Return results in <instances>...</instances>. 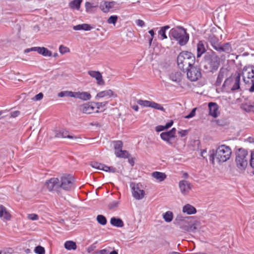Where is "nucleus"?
I'll return each mask as SVG.
<instances>
[{"mask_svg":"<svg viewBox=\"0 0 254 254\" xmlns=\"http://www.w3.org/2000/svg\"><path fill=\"white\" fill-rule=\"evenodd\" d=\"M27 218L31 220H37L39 219V216L35 213L29 214L27 215Z\"/></svg>","mask_w":254,"mask_h":254,"instance_id":"3c124183","label":"nucleus"},{"mask_svg":"<svg viewBox=\"0 0 254 254\" xmlns=\"http://www.w3.org/2000/svg\"><path fill=\"white\" fill-rule=\"evenodd\" d=\"M151 108L165 112V109L164 107L160 104L157 103L155 102L152 101L151 104Z\"/></svg>","mask_w":254,"mask_h":254,"instance_id":"58836bf2","label":"nucleus"},{"mask_svg":"<svg viewBox=\"0 0 254 254\" xmlns=\"http://www.w3.org/2000/svg\"><path fill=\"white\" fill-rule=\"evenodd\" d=\"M180 228L184 232H194L196 230V225L194 223L190 224L186 221L178 224Z\"/></svg>","mask_w":254,"mask_h":254,"instance_id":"4468645a","label":"nucleus"},{"mask_svg":"<svg viewBox=\"0 0 254 254\" xmlns=\"http://www.w3.org/2000/svg\"><path fill=\"white\" fill-rule=\"evenodd\" d=\"M119 204V201H113L111 202L109 205V207L110 209H114L118 206Z\"/></svg>","mask_w":254,"mask_h":254,"instance_id":"5fc2aeb1","label":"nucleus"},{"mask_svg":"<svg viewBox=\"0 0 254 254\" xmlns=\"http://www.w3.org/2000/svg\"><path fill=\"white\" fill-rule=\"evenodd\" d=\"M244 81L247 84H251L249 91H254V66L244 68L242 72Z\"/></svg>","mask_w":254,"mask_h":254,"instance_id":"0eeeda50","label":"nucleus"},{"mask_svg":"<svg viewBox=\"0 0 254 254\" xmlns=\"http://www.w3.org/2000/svg\"><path fill=\"white\" fill-rule=\"evenodd\" d=\"M196 108H193L190 113L185 117V119H190L195 116Z\"/></svg>","mask_w":254,"mask_h":254,"instance_id":"603ef678","label":"nucleus"},{"mask_svg":"<svg viewBox=\"0 0 254 254\" xmlns=\"http://www.w3.org/2000/svg\"><path fill=\"white\" fill-rule=\"evenodd\" d=\"M111 224L115 227L121 228L124 225V222L123 220L119 218H116L115 217H112L110 220Z\"/></svg>","mask_w":254,"mask_h":254,"instance_id":"cd10ccee","label":"nucleus"},{"mask_svg":"<svg viewBox=\"0 0 254 254\" xmlns=\"http://www.w3.org/2000/svg\"><path fill=\"white\" fill-rule=\"evenodd\" d=\"M189 130H181V131H179L178 132V134L181 136V137H184L185 136L187 133H188Z\"/></svg>","mask_w":254,"mask_h":254,"instance_id":"bf43d9fd","label":"nucleus"},{"mask_svg":"<svg viewBox=\"0 0 254 254\" xmlns=\"http://www.w3.org/2000/svg\"><path fill=\"white\" fill-rule=\"evenodd\" d=\"M170 79L177 83H179L182 80V73L179 71H174L170 75Z\"/></svg>","mask_w":254,"mask_h":254,"instance_id":"a878e982","label":"nucleus"},{"mask_svg":"<svg viewBox=\"0 0 254 254\" xmlns=\"http://www.w3.org/2000/svg\"><path fill=\"white\" fill-rule=\"evenodd\" d=\"M152 101H148V100H143L141 99L138 100L137 101V103L139 105L145 107H150Z\"/></svg>","mask_w":254,"mask_h":254,"instance_id":"4c0bfd02","label":"nucleus"},{"mask_svg":"<svg viewBox=\"0 0 254 254\" xmlns=\"http://www.w3.org/2000/svg\"><path fill=\"white\" fill-rule=\"evenodd\" d=\"M174 137L176 136V129L175 127L172 128L171 130L168 131Z\"/></svg>","mask_w":254,"mask_h":254,"instance_id":"774afa93","label":"nucleus"},{"mask_svg":"<svg viewBox=\"0 0 254 254\" xmlns=\"http://www.w3.org/2000/svg\"><path fill=\"white\" fill-rule=\"evenodd\" d=\"M32 51H37V47H32L30 48H27L24 50L25 53H28Z\"/></svg>","mask_w":254,"mask_h":254,"instance_id":"e2e57ef3","label":"nucleus"},{"mask_svg":"<svg viewBox=\"0 0 254 254\" xmlns=\"http://www.w3.org/2000/svg\"><path fill=\"white\" fill-rule=\"evenodd\" d=\"M76 92L67 91V97H73L76 98Z\"/></svg>","mask_w":254,"mask_h":254,"instance_id":"052dcab7","label":"nucleus"},{"mask_svg":"<svg viewBox=\"0 0 254 254\" xmlns=\"http://www.w3.org/2000/svg\"><path fill=\"white\" fill-rule=\"evenodd\" d=\"M173 124V121L171 120L170 122H168L165 126H164L166 129H168L171 127Z\"/></svg>","mask_w":254,"mask_h":254,"instance_id":"0e129e2a","label":"nucleus"},{"mask_svg":"<svg viewBox=\"0 0 254 254\" xmlns=\"http://www.w3.org/2000/svg\"><path fill=\"white\" fill-rule=\"evenodd\" d=\"M169 36L171 39L177 41L181 46L186 45L190 38L187 30L180 26L172 28L169 31Z\"/></svg>","mask_w":254,"mask_h":254,"instance_id":"f03ea898","label":"nucleus"},{"mask_svg":"<svg viewBox=\"0 0 254 254\" xmlns=\"http://www.w3.org/2000/svg\"><path fill=\"white\" fill-rule=\"evenodd\" d=\"M73 185V179L70 175H64L60 180V189L66 191L70 190Z\"/></svg>","mask_w":254,"mask_h":254,"instance_id":"6e6552de","label":"nucleus"},{"mask_svg":"<svg viewBox=\"0 0 254 254\" xmlns=\"http://www.w3.org/2000/svg\"><path fill=\"white\" fill-rule=\"evenodd\" d=\"M227 71L225 69L221 68L219 71L218 75L216 81V85L219 86L221 85L223 79L225 77Z\"/></svg>","mask_w":254,"mask_h":254,"instance_id":"c85d7f7f","label":"nucleus"},{"mask_svg":"<svg viewBox=\"0 0 254 254\" xmlns=\"http://www.w3.org/2000/svg\"><path fill=\"white\" fill-rule=\"evenodd\" d=\"M151 176L159 182L164 181L167 178V175L165 173L158 171H155L152 173Z\"/></svg>","mask_w":254,"mask_h":254,"instance_id":"b1692460","label":"nucleus"},{"mask_svg":"<svg viewBox=\"0 0 254 254\" xmlns=\"http://www.w3.org/2000/svg\"><path fill=\"white\" fill-rule=\"evenodd\" d=\"M90 94L87 92H76V98L79 99L83 101H87L91 99Z\"/></svg>","mask_w":254,"mask_h":254,"instance_id":"bb28decb","label":"nucleus"},{"mask_svg":"<svg viewBox=\"0 0 254 254\" xmlns=\"http://www.w3.org/2000/svg\"><path fill=\"white\" fill-rule=\"evenodd\" d=\"M98 253L99 254H109V251L108 250L105 249L99 251Z\"/></svg>","mask_w":254,"mask_h":254,"instance_id":"338daca9","label":"nucleus"},{"mask_svg":"<svg viewBox=\"0 0 254 254\" xmlns=\"http://www.w3.org/2000/svg\"><path fill=\"white\" fill-rule=\"evenodd\" d=\"M182 211L188 215L194 214L197 212L196 208L190 204L185 205L183 207Z\"/></svg>","mask_w":254,"mask_h":254,"instance_id":"5701e85b","label":"nucleus"},{"mask_svg":"<svg viewBox=\"0 0 254 254\" xmlns=\"http://www.w3.org/2000/svg\"><path fill=\"white\" fill-rule=\"evenodd\" d=\"M102 164L98 163V162H96V161L91 162V163L90 164V166L92 168H95V169H98V170H101Z\"/></svg>","mask_w":254,"mask_h":254,"instance_id":"09e8293b","label":"nucleus"},{"mask_svg":"<svg viewBox=\"0 0 254 254\" xmlns=\"http://www.w3.org/2000/svg\"><path fill=\"white\" fill-rule=\"evenodd\" d=\"M94 27L91 26L90 24L83 23L81 24H78L73 27V29L75 31L84 30L86 31H90Z\"/></svg>","mask_w":254,"mask_h":254,"instance_id":"393cba45","label":"nucleus"},{"mask_svg":"<svg viewBox=\"0 0 254 254\" xmlns=\"http://www.w3.org/2000/svg\"><path fill=\"white\" fill-rule=\"evenodd\" d=\"M184 72H187V77L191 81H195L201 76L200 69L193 65L191 66Z\"/></svg>","mask_w":254,"mask_h":254,"instance_id":"1a4fd4ad","label":"nucleus"},{"mask_svg":"<svg viewBox=\"0 0 254 254\" xmlns=\"http://www.w3.org/2000/svg\"><path fill=\"white\" fill-rule=\"evenodd\" d=\"M130 187L132 190V196L136 199L140 200L142 199L145 195V192L140 188L138 184L131 183Z\"/></svg>","mask_w":254,"mask_h":254,"instance_id":"9b49d317","label":"nucleus"},{"mask_svg":"<svg viewBox=\"0 0 254 254\" xmlns=\"http://www.w3.org/2000/svg\"><path fill=\"white\" fill-rule=\"evenodd\" d=\"M64 248L68 250H75L77 248L76 244L75 242L72 241H67L64 243Z\"/></svg>","mask_w":254,"mask_h":254,"instance_id":"72a5a7b5","label":"nucleus"},{"mask_svg":"<svg viewBox=\"0 0 254 254\" xmlns=\"http://www.w3.org/2000/svg\"><path fill=\"white\" fill-rule=\"evenodd\" d=\"M95 107L93 103H87L80 106V111L84 114H91L94 112Z\"/></svg>","mask_w":254,"mask_h":254,"instance_id":"dca6fc26","label":"nucleus"},{"mask_svg":"<svg viewBox=\"0 0 254 254\" xmlns=\"http://www.w3.org/2000/svg\"><path fill=\"white\" fill-rule=\"evenodd\" d=\"M232 153V149L229 146L219 145L216 150L212 149L209 151V161L214 165L216 159L218 164H221L230 159Z\"/></svg>","mask_w":254,"mask_h":254,"instance_id":"f257e3e1","label":"nucleus"},{"mask_svg":"<svg viewBox=\"0 0 254 254\" xmlns=\"http://www.w3.org/2000/svg\"><path fill=\"white\" fill-rule=\"evenodd\" d=\"M88 73L90 76L96 79L97 83L98 85H104L105 82L103 79V77L101 73L99 71L89 70L88 71Z\"/></svg>","mask_w":254,"mask_h":254,"instance_id":"f3484780","label":"nucleus"},{"mask_svg":"<svg viewBox=\"0 0 254 254\" xmlns=\"http://www.w3.org/2000/svg\"><path fill=\"white\" fill-rule=\"evenodd\" d=\"M34 252L37 254H45V249L40 246H38L35 247L34 249Z\"/></svg>","mask_w":254,"mask_h":254,"instance_id":"49530a36","label":"nucleus"},{"mask_svg":"<svg viewBox=\"0 0 254 254\" xmlns=\"http://www.w3.org/2000/svg\"><path fill=\"white\" fill-rule=\"evenodd\" d=\"M97 222L102 225H105L107 223V219L103 215H98L96 218Z\"/></svg>","mask_w":254,"mask_h":254,"instance_id":"ea45409f","label":"nucleus"},{"mask_svg":"<svg viewBox=\"0 0 254 254\" xmlns=\"http://www.w3.org/2000/svg\"><path fill=\"white\" fill-rule=\"evenodd\" d=\"M240 76L235 78L230 77L225 79L222 87V91L227 93L235 91L240 88Z\"/></svg>","mask_w":254,"mask_h":254,"instance_id":"423d86ee","label":"nucleus"},{"mask_svg":"<svg viewBox=\"0 0 254 254\" xmlns=\"http://www.w3.org/2000/svg\"><path fill=\"white\" fill-rule=\"evenodd\" d=\"M166 129L164 126L162 125H159L156 127H155V130L157 132H160L161 131H163L164 130Z\"/></svg>","mask_w":254,"mask_h":254,"instance_id":"13d9d810","label":"nucleus"},{"mask_svg":"<svg viewBox=\"0 0 254 254\" xmlns=\"http://www.w3.org/2000/svg\"><path fill=\"white\" fill-rule=\"evenodd\" d=\"M250 157L246 149L241 148L236 152L235 163L239 172H244L248 164Z\"/></svg>","mask_w":254,"mask_h":254,"instance_id":"20e7f679","label":"nucleus"},{"mask_svg":"<svg viewBox=\"0 0 254 254\" xmlns=\"http://www.w3.org/2000/svg\"><path fill=\"white\" fill-rule=\"evenodd\" d=\"M205 62L208 65L210 71H216L220 65V59L212 50L207 52L204 57Z\"/></svg>","mask_w":254,"mask_h":254,"instance_id":"39448f33","label":"nucleus"},{"mask_svg":"<svg viewBox=\"0 0 254 254\" xmlns=\"http://www.w3.org/2000/svg\"><path fill=\"white\" fill-rule=\"evenodd\" d=\"M101 170H103L105 172L115 173L116 172V169L113 167H109L104 164H102Z\"/></svg>","mask_w":254,"mask_h":254,"instance_id":"79ce46f5","label":"nucleus"},{"mask_svg":"<svg viewBox=\"0 0 254 254\" xmlns=\"http://www.w3.org/2000/svg\"><path fill=\"white\" fill-rule=\"evenodd\" d=\"M116 4V2L114 1L103 0L100 3L99 8L104 13H108L113 9Z\"/></svg>","mask_w":254,"mask_h":254,"instance_id":"ddd939ff","label":"nucleus"},{"mask_svg":"<svg viewBox=\"0 0 254 254\" xmlns=\"http://www.w3.org/2000/svg\"><path fill=\"white\" fill-rule=\"evenodd\" d=\"M14 250L12 248H8L4 249L3 250H1L2 254H11L13 253Z\"/></svg>","mask_w":254,"mask_h":254,"instance_id":"864d4df0","label":"nucleus"},{"mask_svg":"<svg viewBox=\"0 0 254 254\" xmlns=\"http://www.w3.org/2000/svg\"><path fill=\"white\" fill-rule=\"evenodd\" d=\"M39 54L44 57H51L52 55V52L45 47H37V51Z\"/></svg>","mask_w":254,"mask_h":254,"instance_id":"c756f323","label":"nucleus"},{"mask_svg":"<svg viewBox=\"0 0 254 254\" xmlns=\"http://www.w3.org/2000/svg\"><path fill=\"white\" fill-rule=\"evenodd\" d=\"M250 165L252 168L254 169V151L251 152ZM253 174L254 175V170L253 172Z\"/></svg>","mask_w":254,"mask_h":254,"instance_id":"6e6d98bb","label":"nucleus"},{"mask_svg":"<svg viewBox=\"0 0 254 254\" xmlns=\"http://www.w3.org/2000/svg\"><path fill=\"white\" fill-rule=\"evenodd\" d=\"M205 43L204 41H199L197 44V58H200L206 52Z\"/></svg>","mask_w":254,"mask_h":254,"instance_id":"4be33fe9","label":"nucleus"},{"mask_svg":"<svg viewBox=\"0 0 254 254\" xmlns=\"http://www.w3.org/2000/svg\"><path fill=\"white\" fill-rule=\"evenodd\" d=\"M115 154L117 157L121 158H128L130 156V154L127 150H120L115 151Z\"/></svg>","mask_w":254,"mask_h":254,"instance_id":"473e14b6","label":"nucleus"},{"mask_svg":"<svg viewBox=\"0 0 254 254\" xmlns=\"http://www.w3.org/2000/svg\"><path fill=\"white\" fill-rule=\"evenodd\" d=\"M82 0H73L69 3V7L72 9L78 10L80 7Z\"/></svg>","mask_w":254,"mask_h":254,"instance_id":"f704fd0d","label":"nucleus"},{"mask_svg":"<svg viewBox=\"0 0 254 254\" xmlns=\"http://www.w3.org/2000/svg\"><path fill=\"white\" fill-rule=\"evenodd\" d=\"M117 96L115 93L111 89H108L104 91L99 92L96 96V99L102 98L105 97H116Z\"/></svg>","mask_w":254,"mask_h":254,"instance_id":"6ab92c4d","label":"nucleus"},{"mask_svg":"<svg viewBox=\"0 0 254 254\" xmlns=\"http://www.w3.org/2000/svg\"><path fill=\"white\" fill-rule=\"evenodd\" d=\"M177 61L179 68L185 71V70L194 65L195 58L192 53L183 51L178 56Z\"/></svg>","mask_w":254,"mask_h":254,"instance_id":"7ed1b4c3","label":"nucleus"},{"mask_svg":"<svg viewBox=\"0 0 254 254\" xmlns=\"http://www.w3.org/2000/svg\"><path fill=\"white\" fill-rule=\"evenodd\" d=\"M45 186L50 191H60V180L58 178H52L46 181Z\"/></svg>","mask_w":254,"mask_h":254,"instance_id":"9d476101","label":"nucleus"},{"mask_svg":"<svg viewBox=\"0 0 254 254\" xmlns=\"http://www.w3.org/2000/svg\"><path fill=\"white\" fill-rule=\"evenodd\" d=\"M136 24L137 26H140L141 27H143L145 25L144 22L141 20V19H138L136 21Z\"/></svg>","mask_w":254,"mask_h":254,"instance_id":"680f3d73","label":"nucleus"},{"mask_svg":"<svg viewBox=\"0 0 254 254\" xmlns=\"http://www.w3.org/2000/svg\"><path fill=\"white\" fill-rule=\"evenodd\" d=\"M108 103V101H104L102 102L93 103V104L95 106V107L97 108V109H100L102 108L106 107Z\"/></svg>","mask_w":254,"mask_h":254,"instance_id":"a18cd8bd","label":"nucleus"},{"mask_svg":"<svg viewBox=\"0 0 254 254\" xmlns=\"http://www.w3.org/2000/svg\"><path fill=\"white\" fill-rule=\"evenodd\" d=\"M179 187L182 194H188L191 189V184L186 180H181L179 183Z\"/></svg>","mask_w":254,"mask_h":254,"instance_id":"2eb2a0df","label":"nucleus"},{"mask_svg":"<svg viewBox=\"0 0 254 254\" xmlns=\"http://www.w3.org/2000/svg\"><path fill=\"white\" fill-rule=\"evenodd\" d=\"M209 41L213 48L218 52L219 49L221 46V44L219 42L218 39L214 37H212L209 39Z\"/></svg>","mask_w":254,"mask_h":254,"instance_id":"2f4dec72","label":"nucleus"},{"mask_svg":"<svg viewBox=\"0 0 254 254\" xmlns=\"http://www.w3.org/2000/svg\"><path fill=\"white\" fill-rule=\"evenodd\" d=\"M69 51V49L67 47L64 46V45L60 46L59 52L61 54H64L66 53H68Z\"/></svg>","mask_w":254,"mask_h":254,"instance_id":"de8ad7c7","label":"nucleus"},{"mask_svg":"<svg viewBox=\"0 0 254 254\" xmlns=\"http://www.w3.org/2000/svg\"><path fill=\"white\" fill-rule=\"evenodd\" d=\"M186 221V219H185V218L183 216H182L181 215H178L175 219V224L176 225H178V224L179 223H183V222H184Z\"/></svg>","mask_w":254,"mask_h":254,"instance_id":"8fccbe9b","label":"nucleus"},{"mask_svg":"<svg viewBox=\"0 0 254 254\" xmlns=\"http://www.w3.org/2000/svg\"><path fill=\"white\" fill-rule=\"evenodd\" d=\"M170 28V26L169 25H166L163 27H162L159 30L158 33L161 37L162 40L166 39L167 38V36L166 34V30H168Z\"/></svg>","mask_w":254,"mask_h":254,"instance_id":"c9c22d12","label":"nucleus"},{"mask_svg":"<svg viewBox=\"0 0 254 254\" xmlns=\"http://www.w3.org/2000/svg\"><path fill=\"white\" fill-rule=\"evenodd\" d=\"M11 217V214L7 211L5 207L2 205H0V218L2 220L9 221Z\"/></svg>","mask_w":254,"mask_h":254,"instance_id":"aec40b11","label":"nucleus"},{"mask_svg":"<svg viewBox=\"0 0 254 254\" xmlns=\"http://www.w3.org/2000/svg\"><path fill=\"white\" fill-rule=\"evenodd\" d=\"M85 7L86 12H89L92 8L97 7L98 5H94L93 3L87 1L85 2Z\"/></svg>","mask_w":254,"mask_h":254,"instance_id":"37998d69","label":"nucleus"},{"mask_svg":"<svg viewBox=\"0 0 254 254\" xmlns=\"http://www.w3.org/2000/svg\"><path fill=\"white\" fill-rule=\"evenodd\" d=\"M114 146L115 151L122 150L123 147V143L121 140H117L114 141Z\"/></svg>","mask_w":254,"mask_h":254,"instance_id":"a19ab883","label":"nucleus"},{"mask_svg":"<svg viewBox=\"0 0 254 254\" xmlns=\"http://www.w3.org/2000/svg\"><path fill=\"white\" fill-rule=\"evenodd\" d=\"M43 97V94L42 93H39L38 94L36 95L33 99L34 101H39L41 100Z\"/></svg>","mask_w":254,"mask_h":254,"instance_id":"4d7b16f0","label":"nucleus"},{"mask_svg":"<svg viewBox=\"0 0 254 254\" xmlns=\"http://www.w3.org/2000/svg\"><path fill=\"white\" fill-rule=\"evenodd\" d=\"M118 17L117 15H112L107 19V23L108 24H113L115 25L118 21Z\"/></svg>","mask_w":254,"mask_h":254,"instance_id":"c03bdc74","label":"nucleus"},{"mask_svg":"<svg viewBox=\"0 0 254 254\" xmlns=\"http://www.w3.org/2000/svg\"><path fill=\"white\" fill-rule=\"evenodd\" d=\"M232 50L231 44L229 43H226L223 45H221V46L219 49L218 52H225L229 54L232 52Z\"/></svg>","mask_w":254,"mask_h":254,"instance_id":"7c9ffc66","label":"nucleus"},{"mask_svg":"<svg viewBox=\"0 0 254 254\" xmlns=\"http://www.w3.org/2000/svg\"><path fill=\"white\" fill-rule=\"evenodd\" d=\"M55 137L57 138H69L75 140L80 138L79 137L70 135L69 131L64 128L56 130Z\"/></svg>","mask_w":254,"mask_h":254,"instance_id":"f8f14e48","label":"nucleus"},{"mask_svg":"<svg viewBox=\"0 0 254 254\" xmlns=\"http://www.w3.org/2000/svg\"><path fill=\"white\" fill-rule=\"evenodd\" d=\"M161 138L165 141L168 144L172 146L173 142L171 141L172 138H175L168 131L163 132L160 134Z\"/></svg>","mask_w":254,"mask_h":254,"instance_id":"412c9836","label":"nucleus"},{"mask_svg":"<svg viewBox=\"0 0 254 254\" xmlns=\"http://www.w3.org/2000/svg\"><path fill=\"white\" fill-rule=\"evenodd\" d=\"M208 108L209 110V114L210 116L214 118H216L218 116V106L216 103H209Z\"/></svg>","mask_w":254,"mask_h":254,"instance_id":"a211bd4d","label":"nucleus"},{"mask_svg":"<svg viewBox=\"0 0 254 254\" xmlns=\"http://www.w3.org/2000/svg\"><path fill=\"white\" fill-rule=\"evenodd\" d=\"M58 96L60 97H63L67 96V91H62L58 93Z\"/></svg>","mask_w":254,"mask_h":254,"instance_id":"69168bd1","label":"nucleus"},{"mask_svg":"<svg viewBox=\"0 0 254 254\" xmlns=\"http://www.w3.org/2000/svg\"><path fill=\"white\" fill-rule=\"evenodd\" d=\"M163 217L166 222H170L173 219V212L170 211H168L163 214Z\"/></svg>","mask_w":254,"mask_h":254,"instance_id":"e433bc0d","label":"nucleus"}]
</instances>
